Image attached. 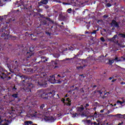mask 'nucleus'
Returning a JSON list of instances; mask_svg holds the SVG:
<instances>
[{"mask_svg":"<svg viewBox=\"0 0 125 125\" xmlns=\"http://www.w3.org/2000/svg\"><path fill=\"white\" fill-rule=\"evenodd\" d=\"M33 78L34 80V82H35L36 84H38L41 86H43L45 87L46 84H47V81L51 83H60L59 81L55 80V75L50 76L47 79H46V74L42 73L41 74V77L39 76L38 75H33Z\"/></svg>","mask_w":125,"mask_h":125,"instance_id":"obj_1","label":"nucleus"},{"mask_svg":"<svg viewBox=\"0 0 125 125\" xmlns=\"http://www.w3.org/2000/svg\"><path fill=\"white\" fill-rule=\"evenodd\" d=\"M13 6L15 8L18 7L17 10L15 11V12H30L33 9V6L30 5L29 4H21L19 5L18 3V1H17L16 2H14Z\"/></svg>","mask_w":125,"mask_h":125,"instance_id":"obj_2","label":"nucleus"},{"mask_svg":"<svg viewBox=\"0 0 125 125\" xmlns=\"http://www.w3.org/2000/svg\"><path fill=\"white\" fill-rule=\"evenodd\" d=\"M54 95H55V91L53 90L49 93L43 92L41 94V96L44 100H48V103L50 105H52L53 104L52 97H54Z\"/></svg>","mask_w":125,"mask_h":125,"instance_id":"obj_3","label":"nucleus"},{"mask_svg":"<svg viewBox=\"0 0 125 125\" xmlns=\"http://www.w3.org/2000/svg\"><path fill=\"white\" fill-rule=\"evenodd\" d=\"M84 0H64L65 2H68L69 4L73 6H78V7H83V6Z\"/></svg>","mask_w":125,"mask_h":125,"instance_id":"obj_4","label":"nucleus"},{"mask_svg":"<svg viewBox=\"0 0 125 125\" xmlns=\"http://www.w3.org/2000/svg\"><path fill=\"white\" fill-rule=\"evenodd\" d=\"M1 32L3 33L1 35V37L4 38V40H8V37H10L9 34L10 31L6 27H3L1 29Z\"/></svg>","mask_w":125,"mask_h":125,"instance_id":"obj_5","label":"nucleus"},{"mask_svg":"<svg viewBox=\"0 0 125 125\" xmlns=\"http://www.w3.org/2000/svg\"><path fill=\"white\" fill-rule=\"evenodd\" d=\"M33 87H34L33 83H27L26 85L24 86L23 89L26 92H31Z\"/></svg>","mask_w":125,"mask_h":125,"instance_id":"obj_6","label":"nucleus"},{"mask_svg":"<svg viewBox=\"0 0 125 125\" xmlns=\"http://www.w3.org/2000/svg\"><path fill=\"white\" fill-rule=\"evenodd\" d=\"M34 51H35V46H31L29 48V51H27L26 52L27 59H29L30 57H31V56H33V55H34V53H33V52Z\"/></svg>","mask_w":125,"mask_h":125,"instance_id":"obj_7","label":"nucleus"},{"mask_svg":"<svg viewBox=\"0 0 125 125\" xmlns=\"http://www.w3.org/2000/svg\"><path fill=\"white\" fill-rule=\"evenodd\" d=\"M68 14L67 13H63L62 14H60L59 16V18L61 20V21H67L68 20Z\"/></svg>","mask_w":125,"mask_h":125,"instance_id":"obj_8","label":"nucleus"},{"mask_svg":"<svg viewBox=\"0 0 125 125\" xmlns=\"http://www.w3.org/2000/svg\"><path fill=\"white\" fill-rule=\"evenodd\" d=\"M23 72L27 75H30L34 73V69L33 68H24Z\"/></svg>","mask_w":125,"mask_h":125,"instance_id":"obj_9","label":"nucleus"},{"mask_svg":"<svg viewBox=\"0 0 125 125\" xmlns=\"http://www.w3.org/2000/svg\"><path fill=\"white\" fill-rule=\"evenodd\" d=\"M6 70H2L0 71V80H5L6 79Z\"/></svg>","mask_w":125,"mask_h":125,"instance_id":"obj_10","label":"nucleus"},{"mask_svg":"<svg viewBox=\"0 0 125 125\" xmlns=\"http://www.w3.org/2000/svg\"><path fill=\"white\" fill-rule=\"evenodd\" d=\"M38 15L41 17V18H43V19L47 20L48 21H49V22H51L52 24H54V21H53V20H51L50 18L44 17L43 15H42L41 14H39Z\"/></svg>","mask_w":125,"mask_h":125,"instance_id":"obj_11","label":"nucleus"},{"mask_svg":"<svg viewBox=\"0 0 125 125\" xmlns=\"http://www.w3.org/2000/svg\"><path fill=\"white\" fill-rule=\"evenodd\" d=\"M111 25L113 27H115V28H120V25L119 24V22H117V21H116V20H113L112 21Z\"/></svg>","mask_w":125,"mask_h":125,"instance_id":"obj_12","label":"nucleus"},{"mask_svg":"<svg viewBox=\"0 0 125 125\" xmlns=\"http://www.w3.org/2000/svg\"><path fill=\"white\" fill-rule=\"evenodd\" d=\"M49 0H41V1L38 2V6H42V5H46L48 3Z\"/></svg>","mask_w":125,"mask_h":125,"instance_id":"obj_13","label":"nucleus"},{"mask_svg":"<svg viewBox=\"0 0 125 125\" xmlns=\"http://www.w3.org/2000/svg\"><path fill=\"white\" fill-rule=\"evenodd\" d=\"M14 64L12 66V67L13 68L14 70H16L18 67V62L17 61H14L13 62Z\"/></svg>","mask_w":125,"mask_h":125,"instance_id":"obj_14","label":"nucleus"},{"mask_svg":"<svg viewBox=\"0 0 125 125\" xmlns=\"http://www.w3.org/2000/svg\"><path fill=\"white\" fill-rule=\"evenodd\" d=\"M84 110V107L83 105H81V106H79L78 107V111L79 112H83Z\"/></svg>","mask_w":125,"mask_h":125,"instance_id":"obj_15","label":"nucleus"},{"mask_svg":"<svg viewBox=\"0 0 125 125\" xmlns=\"http://www.w3.org/2000/svg\"><path fill=\"white\" fill-rule=\"evenodd\" d=\"M118 117V118H120V119H125V114L122 115L121 114H118L117 115H115Z\"/></svg>","mask_w":125,"mask_h":125,"instance_id":"obj_16","label":"nucleus"},{"mask_svg":"<svg viewBox=\"0 0 125 125\" xmlns=\"http://www.w3.org/2000/svg\"><path fill=\"white\" fill-rule=\"evenodd\" d=\"M66 101L67 102V103H66V106H71V100L70 98H66Z\"/></svg>","mask_w":125,"mask_h":125,"instance_id":"obj_17","label":"nucleus"},{"mask_svg":"<svg viewBox=\"0 0 125 125\" xmlns=\"http://www.w3.org/2000/svg\"><path fill=\"white\" fill-rule=\"evenodd\" d=\"M118 37L117 35H115L113 38L109 39V41L110 42H114L116 38Z\"/></svg>","mask_w":125,"mask_h":125,"instance_id":"obj_18","label":"nucleus"},{"mask_svg":"<svg viewBox=\"0 0 125 125\" xmlns=\"http://www.w3.org/2000/svg\"><path fill=\"white\" fill-rule=\"evenodd\" d=\"M114 60H108V62H107V64H108L109 65H112L113 63H114Z\"/></svg>","mask_w":125,"mask_h":125,"instance_id":"obj_19","label":"nucleus"},{"mask_svg":"<svg viewBox=\"0 0 125 125\" xmlns=\"http://www.w3.org/2000/svg\"><path fill=\"white\" fill-rule=\"evenodd\" d=\"M125 58L124 57H121L119 60H118V62H125Z\"/></svg>","mask_w":125,"mask_h":125,"instance_id":"obj_20","label":"nucleus"},{"mask_svg":"<svg viewBox=\"0 0 125 125\" xmlns=\"http://www.w3.org/2000/svg\"><path fill=\"white\" fill-rule=\"evenodd\" d=\"M44 107H45V104H42L40 106V109L41 111H42V110H43V108H44Z\"/></svg>","mask_w":125,"mask_h":125,"instance_id":"obj_21","label":"nucleus"},{"mask_svg":"<svg viewBox=\"0 0 125 125\" xmlns=\"http://www.w3.org/2000/svg\"><path fill=\"white\" fill-rule=\"evenodd\" d=\"M11 40L12 41H17V40H18V37L16 36H11Z\"/></svg>","mask_w":125,"mask_h":125,"instance_id":"obj_22","label":"nucleus"},{"mask_svg":"<svg viewBox=\"0 0 125 125\" xmlns=\"http://www.w3.org/2000/svg\"><path fill=\"white\" fill-rule=\"evenodd\" d=\"M75 90H79V87L77 86H75L74 89H72L71 90H69L68 92H72V91H75Z\"/></svg>","mask_w":125,"mask_h":125,"instance_id":"obj_23","label":"nucleus"},{"mask_svg":"<svg viewBox=\"0 0 125 125\" xmlns=\"http://www.w3.org/2000/svg\"><path fill=\"white\" fill-rule=\"evenodd\" d=\"M36 16V13L35 12H32L29 14V17H35Z\"/></svg>","mask_w":125,"mask_h":125,"instance_id":"obj_24","label":"nucleus"},{"mask_svg":"<svg viewBox=\"0 0 125 125\" xmlns=\"http://www.w3.org/2000/svg\"><path fill=\"white\" fill-rule=\"evenodd\" d=\"M53 56L55 58H58L59 57H60V54L58 53H55L54 54Z\"/></svg>","mask_w":125,"mask_h":125,"instance_id":"obj_25","label":"nucleus"},{"mask_svg":"<svg viewBox=\"0 0 125 125\" xmlns=\"http://www.w3.org/2000/svg\"><path fill=\"white\" fill-rule=\"evenodd\" d=\"M83 67H85V65H84L83 66H77L76 67V69L77 70H83Z\"/></svg>","mask_w":125,"mask_h":125,"instance_id":"obj_26","label":"nucleus"},{"mask_svg":"<svg viewBox=\"0 0 125 125\" xmlns=\"http://www.w3.org/2000/svg\"><path fill=\"white\" fill-rule=\"evenodd\" d=\"M52 65L53 66H54V65H57L58 64V62L56 61H51Z\"/></svg>","mask_w":125,"mask_h":125,"instance_id":"obj_27","label":"nucleus"},{"mask_svg":"<svg viewBox=\"0 0 125 125\" xmlns=\"http://www.w3.org/2000/svg\"><path fill=\"white\" fill-rule=\"evenodd\" d=\"M12 97L14 98H18V93L14 94L12 95Z\"/></svg>","mask_w":125,"mask_h":125,"instance_id":"obj_28","label":"nucleus"},{"mask_svg":"<svg viewBox=\"0 0 125 125\" xmlns=\"http://www.w3.org/2000/svg\"><path fill=\"white\" fill-rule=\"evenodd\" d=\"M45 34L48 37H50L51 36V33L48 32V31H45Z\"/></svg>","mask_w":125,"mask_h":125,"instance_id":"obj_29","label":"nucleus"},{"mask_svg":"<svg viewBox=\"0 0 125 125\" xmlns=\"http://www.w3.org/2000/svg\"><path fill=\"white\" fill-rule=\"evenodd\" d=\"M47 23V22L45 20H44V21H42V22H41V24L42 25H46V24Z\"/></svg>","mask_w":125,"mask_h":125,"instance_id":"obj_30","label":"nucleus"},{"mask_svg":"<svg viewBox=\"0 0 125 125\" xmlns=\"http://www.w3.org/2000/svg\"><path fill=\"white\" fill-rule=\"evenodd\" d=\"M91 123V120H86V124H87V125H90V124Z\"/></svg>","mask_w":125,"mask_h":125,"instance_id":"obj_31","label":"nucleus"},{"mask_svg":"<svg viewBox=\"0 0 125 125\" xmlns=\"http://www.w3.org/2000/svg\"><path fill=\"white\" fill-rule=\"evenodd\" d=\"M118 36H121V38H125V35L123 33H119Z\"/></svg>","mask_w":125,"mask_h":125,"instance_id":"obj_32","label":"nucleus"},{"mask_svg":"<svg viewBox=\"0 0 125 125\" xmlns=\"http://www.w3.org/2000/svg\"><path fill=\"white\" fill-rule=\"evenodd\" d=\"M68 50L73 51L74 50V47H73L72 46H70L68 47Z\"/></svg>","mask_w":125,"mask_h":125,"instance_id":"obj_33","label":"nucleus"},{"mask_svg":"<svg viewBox=\"0 0 125 125\" xmlns=\"http://www.w3.org/2000/svg\"><path fill=\"white\" fill-rule=\"evenodd\" d=\"M105 6L106 7H110V6H112V4H111V3H107L106 5Z\"/></svg>","mask_w":125,"mask_h":125,"instance_id":"obj_34","label":"nucleus"},{"mask_svg":"<svg viewBox=\"0 0 125 125\" xmlns=\"http://www.w3.org/2000/svg\"><path fill=\"white\" fill-rule=\"evenodd\" d=\"M5 15L0 16V21L1 22L2 20H3V17H4Z\"/></svg>","mask_w":125,"mask_h":125,"instance_id":"obj_35","label":"nucleus"},{"mask_svg":"<svg viewBox=\"0 0 125 125\" xmlns=\"http://www.w3.org/2000/svg\"><path fill=\"white\" fill-rule=\"evenodd\" d=\"M46 61H47V59H45L44 60H43V61L41 60V61H39L38 63V64H40V63H41V62H46Z\"/></svg>","mask_w":125,"mask_h":125,"instance_id":"obj_36","label":"nucleus"},{"mask_svg":"<svg viewBox=\"0 0 125 125\" xmlns=\"http://www.w3.org/2000/svg\"><path fill=\"white\" fill-rule=\"evenodd\" d=\"M21 83L22 85H25V84H25V83H26L25 82V80H22V81L21 82Z\"/></svg>","mask_w":125,"mask_h":125,"instance_id":"obj_37","label":"nucleus"},{"mask_svg":"<svg viewBox=\"0 0 125 125\" xmlns=\"http://www.w3.org/2000/svg\"><path fill=\"white\" fill-rule=\"evenodd\" d=\"M100 40L101 42H104L105 41V39H104V37H101Z\"/></svg>","mask_w":125,"mask_h":125,"instance_id":"obj_38","label":"nucleus"},{"mask_svg":"<svg viewBox=\"0 0 125 125\" xmlns=\"http://www.w3.org/2000/svg\"><path fill=\"white\" fill-rule=\"evenodd\" d=\"M62 4H63V5H70V3H69L68 2H62Z\"/></svg>","mask_w":125,"mask_h":125,"instance_id":"obj_39","label":"nucleus"},{"mask_svg":"<svg viewBox=\"0 0 125 125\" xmlns=\"http://www.w3.org/2000/svg\"><path fill=\"white\" fill-rule=\"evenodd\" d=\"M65 101H66V100L65 99V98H62V102L63 104H66V103H65Z\"/></svg>","mask_w":125,"mask_h":125,"instance_id":"obj_40","label":"nucleus"},{"mask_svg":"<svg viewBox=\"0 0 125 125\" xmlns=\"http://www.w3.org/2000/svg\"><path fill=\"white\" fill-rule=\"evenodd\" d=\"M83 106H84V108H87V107L89 106V104H83Z\"/></svg>","mask_w":125,"mask_h":125,"instance_id":"obj_41","label":"nucleus"},{"mask_svg":"<svg viewBox=\"0 0 125 125\" xmlns=\"http://www.w3.org/2000/svg\"><path fill=\"white\" fill-rule=\"evenodd\" d=\"M93 34L94 35H96V31L95 30H94L93 32H90V35H92Z\"/></svg>","mask_w":125,"mask_h":125,"instance_id":"obj_42","label":"nucleus"},{"mask_svg":"<svg viewBox=\"0 0 125 125\" xmlns=\"http://www.w3.org/2000/svg\"><path fill=\"white\" fill-rule=\"evenodd\" d=\"M75 58H76V56H75V57H73L72 58H66V59H65V60H73V59H75Z\"/></svg>","mask_w":125,"mask_h":125,"instance_id":"obj_43","label":"nucleus"},{"mask_svg":"<svg viewBox=\"0 0 125 125\" xmlns=\"http://www.w3.org/2000/svg\"><path fill=\"white\" fill-rule=\"evenodd\" d=\"M6 81H9L10 80H11V77L10 76H7L6 78H5Z\"/></svg>","mask_w":125,"mask_h":125,"instance_id":"obj_44","label":"nucleus"},{"mask_svg":"<svg viewBox=\"0 0 125 125\" xmlns=\"http://www.w3.org/2000/svg\"><path fill=\"white\" fill-rule=\"evenodd\" d=\"M108 17V15H104L103 16V18H104V19H107Z\"/></svg>","mask_w":125,"mask_h":125,"instance_id":"obj_45","label":"nucleus"},{"mask_svg":"<svg viewBox=\"0 0 125 125\" xmlns=\"http://www.w3.org/2000/svg\"><path fill=\"white\" fill-rule=\"evenodd\" d=\"M116 103H117V104H119V103H120V104L121 105H123V104H122V101H120V100L117 101V102H116Z\"/></svg>","mask_w":125,"mask_h":125,"instance_id":"obj_46","label":"nucleus"},{"mask_svg":"<svg viewBox=\"0 0 125 125\" xmlns=\"http://www.w3.org/2000/svg\"><path fill=\"white\" fill-rule=\"evenodd\" d=\"M72 12V9L71 8H69L67 9V12L68 13H71V12Z\"/></svg>","mask_w":125,"mask_h":125,"instance_id":"obj_47","label":"nucleus"},{"mask_svg":"<svg viewBox=\"0 0 125 125\" xmlns=\"http://www.w3.org/2000/svg\"><path fill=\"white\" fill-rule=\"evenodd\" d=\"M20 77H21V80H23V79H26V76L24 75H21Z\"/></svg>","mask_w":125,"mask_h":125,"instance_id":"obj_48","label":"nucleus"},{"mask_svg":"<svg viewBox=\"0 0 125 125\" xmlns=\"http://www.w3.org/2000/svg\"><path fill=\"white\" fill-rule=\"evenodd\" d=\"M6 78H7V77H8L9 75H10V72L8 73V72H7V71L6 70Z\"/></svg>","mask_w":125,"mask_h":125,"instance_id":"obj_49","label":"nucleus"},{"mask_svg":"<svg viewBox=\"0 0 125 125\" xmlns=\"http://www.w3.org/2000/svg\"><path fill=\"white\" fill-rule=\"evenodd\" d=\"M90 40H91V41H94V40H95V37H93L91 36L90 38Z\"/></svg>","mask_w":125,"mask_h":125,"instance_id":"obj_50","label":"nucleus"},{"mask_svg":"<svg viewBox=\"0 0 125 125\" xmlns=\"http://www.w3.org/2000/svg\"><path fill=\"white\" fill-rule=\"evenodd\" d=\"M123 101L122 102V104H124V103H125V100L124 98H122Z\"/></svg>","mask_w":125,"mask_h":125,"instance_id":"obj_51","label":"nucleus"},{"mask_svg":"<svg viewBox=\"0 0 125 125\" xmlns=\"http://www.w3.org/2000/svg\"><path fill=\"white\" fill-rule=\"evenodd\" d=\"M44 8H45V9H48V8H49V6L46 5V6H44Z\"/></svg>","mask_w":125,"mask_h":125,"instance_id":"obj_52","label":"nucleus"},{"mask_svg":"<svg viewBox=\"0 0 125 125\" xmlns=\"http://www.w3.org/2000/svg\"><path fill=\"white\" fill-rule=\"evenodd\" d=\"M17 89V88L16 87H15V86L14 87H13L12 89V90H14V91H15V90H16Z\"/></svg>","mask_w":125,"mask_h":125,"instance_id":"obj_53","label":"nucleus"},{"mask_svg":"<svg viewBox=\"0 0 125 125\" xmlns=\"http://www.w3.org/2000/svg\"><path fill=\"white\" fill-rule=\"evenodd\" d=\"M114 61L115 62V61L117 60V62H118V60H119V58L118 57H116L115 59H113Z\"/></svg>","mask_w":125,"mask_h":125,"instance_id":"obj_54","label":"nucleus"},{"mask_svg":"<svg viewBox=\"0 0 125 125\" xmlns=\"http://www.w3.org/2000/svg\"><path fill=\"white\" fill-rule=\"evenodd\" d=\"M0 6H3V4L1 2V0H0Z\"/></svg>","mask_w":125,"mask_h":125,"instance_id":"obj_55","label":"nucleus"},{"mask_svg":"<svg viewBox=\"0 0 125 125\" xmlns=\"http://www.w3.org/2000/svg\"><path fill=\"white\" fill-rule=\"evenodd\" d=\"M60 97H59V94H57V96H56V99H59Z\"/></svg>","mask_w":125,"mask_h":125,"instance_id":"obj_56","label":"nucleus"},{"mask_svg":"<svg viewBox=\"0 0 125 125\" xmlns=\"http://www.w3.org/2000/svg\"><path fill=\"white\" fill-rule=\"evenodd\" d=\"M4 60L8 61L9 60V58H8L7 57H4Z\"/></svg>","mask_w":125,"mask_h":125,"instance_id":"obj_57","label":"nucleus"},{"mask_svg":"<svg viewBox=\"0 0 125 125\" xmlns=\"http://www.w3.org/2000/svg\"><path fill=\"white\" fill-rule=\"evenodd\" d=\"M101 1L103 0V2H108V1L107 0H101Z\"/></svg>","mask_w":125,"mask_h":125,"instance_id":"obj_58","label":"nucleus"},{"mask_svg":"<svg viewBox=\"0 0 125 125\" xmlns=\"http://www.w3.org/2000/svg\"><path fill=\"white\" fill-rule=\"evenodd\" d=\"M124 125V122H122L121 123H119L118 125Z\"/></svg>","mask_w":125,"mask_h":125,"instance_id":"obj_59","label":"nucleus"},{"mask_svg":"<svg viewBox=\"0 0 125 125\" xmlns=\"http://www.w3.org/2000/svg\"><path fill=\"white\" fill-rule=\"evenodd\" d=\"M82 122H83V123H84V124H86V120H82Z\"/></svg>","mask_w":125,"mask_h":125,"instance_id":"obj_60","label":"nucleus"},{"mask_svg":"<svg viewBox=\"0 0 125 125\" xmlns=\"http://www.w3.org/2000/svg\"><path fill=\"white\" fill-rule=\"evenodd\" d=\"M116 81H117V79L112 80L111 81V83H115V82H116Z\"/></svg>","mask_w":125,"mask_h":125,"instance_id":"obj_61","label":"nucleus"},{"mask_svg":"<svg viewBox=\"0 0 125 125\" xmlns=\"http://www.w3.org/2000/svg\"><path fill=\"white\" fill-rule=\"evenodd\" d=\"M113 79H114V77H109V80H110L111 81V80H113Z\"/></svg>","mask_w":125,"mask_h":125,"instance_id":"obj_62","label":"nucleus"},{"mask_svg":"<svg viewBox=\"0 0 125 125\" xmlns=\"http://www.w3.org/2000/svg\"><path fill=\"white\" fill-rule=\"evenodd\" d=\"M100 113H104V109H102L100 110Z\"/></svg>","mask_w":125,"mask_h":125,"instance_id":"obj_63","label":"nucleus"},{"mask_svg":"<svg viewBox=\"0 0 125 125\" xmlns=\"http://www.w3.org/2000/svg\"><path fill=\"white\" fill-rule=\"evenodd\" d=\"M121 84H125V82H122L121 83Z\"/></svg>","mask_w":125,"mask_h":125,"instance_id":"obj_64","label":"nucleus"}]
</instances>
